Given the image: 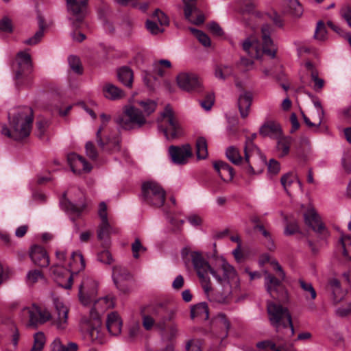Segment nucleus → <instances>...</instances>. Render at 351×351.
Instances as JSON below:
<instances>
[{"label": "nucleus", "mask_w": 351, "mask_h": 351, "mask_svg": "<svg viewBox=\"0 0 351 351\" xmlns=\"http://www.w3.org/2000/svg\"><path fill=\"white\" fill-rule=\"evenodd\" d=\"M215 97L213 93H208L206 97L199 101L201 106L206 110H210L214 104Z\"/></svg>", "instance_id": "5fc2aeb1"}, {"label": "nucleus", "mask_w": 351, "mask_h": 351, "mask_svg": "<svg viewBox=\"0 0 351 351\" xmlns=\"http://www.w3.org/2000/svg\"><path fill=\"white\" fill-rule=\"evenodd\" d=\"M100 117L102 121V124L96 132V141L98 145L102 149H106L112 152L119 151L121 148V139L119 136H116L112 138L107 137L105 138H103L101 136V132L104 130V128L106 126V123L110 120V116L102 113L100 115Z\"/></svg>", "instance_id": "f8f14e48"}, {"label": "nucleus", "mask_w": 351, "mask_h": 351, "mask_svg": "<svg viewBox=\"0 0 351 351\" xmlns=\"http://www.w3.org/2000/svg\"><path fill=\"white\" fill-rule=\"evenodd\" d=\"M341 16L351 27V8L346 7L341 10Z\"/></svg>", "instance_id": "774afa93"}, {"label": "nucleus", "mask_w": 351, "mask_h": 351, "mask_svg": "<svg viewBox=\"0 0 351 351\" xmlns=\"http://www.w3.org/2000/svg\"><path fill=\"white\" fill-rule=\"evenodd\" d=\"M295 180V176L292 172H289L281 177L280 182L284 189L287 191V189L291 185Z\"/></svg>", "instance_id": "864d4df0"}, {"label": "nucleus", "mask_w": 351, "mask_h": 351, "mask_svg": "<svg viewBox=\"0 0 351 351\" xmlns=\"http://www.w3.org/2000/svg\"><path fill=\"white\" fill-rule=\"evenodd\" d=\"M191 31L194 34L199 42L204 47L210 46L211 42L210 38L203 32L191 28Z\"/></svg>", "instance_id": "37998d69"}, {"label": "nucleus", "mask_w": 351, "mask_h": 351, "mask_svg": "<svg viewBox=\"0 0 351 351\" xmlns=\"http://www.w3.org/2000/svg\"><path fill=\"white\" fill-rule=\"evenodd\" d=\"M335 313L341 317H346L351 314V302L348 303L346 306L339 307L336 309Z\"/></svg>", "instance_id": "0e129e2a"}, {"label": "nucleus", "mask_w": 351, "mask_h": 351, "mask_svg": "<svg viewBox=\"0 0 351 351\" xmlns=\"http://www.w3.org/2000/svg\"><path fill=\"white\" fill-rule=\"evenodd\" d=\"M21 316L23 319H28L27 326L31 327L43 324L52 318L51 313L47 308H40L36 304L24 306Z\"/></svg>", "instance_id": "9b49d317"}, {"label": "nucleus", "mask_w": 351, "mask_h": 351, "mask_svg": "<svg viewBox=\"0 0 351 351\" xmlns=\"http://www.w3.org/2000/svg\"><path fill=\"white\" fill-rule=\"evenodd\" d=\"M70 68L76 73L82 74V68L79 58L75 56H70L68 58Z\"/></svg>", "instance_id": "a18cd8bd"}, {"label": "nucleus", "mask_w": 351, "mask_h": 351, "mask_svg": "<svg viewBox=\"0 0 351 351\" xmlns=\"http://www.w3.org/2000/svg\"><path fill=\"white\" fill-rule=\"evenodd\" d=\"M192 319L199 317L202 319H207L209 317L208 308L206 303H199L195 305L191 310Z\"/></svg>", "instance_id": "c9c22d12"}, {"label": "nucleus", "mask_w": 351, "mask_h": 351, "mask_svg": "<svg viewBox=\"0 0 351 351\" xmlns=\"http://www.w3.org/2000/svg\"><path fill=\"white\" fill-rule=\"evenodd\" d=\"M98 260L105 264H111L113 261L111 254L108 250H104L98 254Z\"/></svg>", "instance_id": "bf43d9fd"}, {"label": "nucleus", "mask_w": 351, "mask_h": 351, "mask_svg": "<svg viewBox=\"0 0 351 351\" xmlns=\"http://www.w3.org/2000/svg\"><path fill=\"white\" fill-rule=\"evenodd\" d=\"M252 102V93L251 92L245 91L240 95L238 99V107L242 118L245 119L248 116Z\"/></svg>", "instance_id": "cd10ccee"}, {"label": "nucleus", "mask_w": 351, "mask_h": 351, "mask_svg": "<svg viewBox=\"0 0 351 351\" xmlns=\"http://www.w3.org/2000/svg\"><path fill=\"white\" fill-rule=\"evenodd\" d=\"M305 223L314 231L326 235L327 232L315 209L310 206L304 213Z\"/></svg>", "instance_id": "6ab92c4d"}, {"label": "nucleus", "mask_w": 351, "mask_h": 351, "mask_svg": "<svg viewBox=\"0 0 351 351\" xmlns=\"http://www.w3.org/2000/svg\"><path fill=\"white\" fill-rule=\"evenodd\" d=\"M39 29L38 31H37L36 32V34H34V36L29 39H27L24 41V43L26 44V45H36L37 44L38 42H40V40H41V38H43V35H44V25L43 24V23L40 22V24H39Z\"/></svg>", "instance_id": "c03bdc74"}, {"label": "nucleus", "mask_w": 351, "mask_h": 351, "mask_svg": "<svg viewBox=\"0 0 351 351\" xmlns=\"http://www.w3.org/2000/svg\"><path fill=\"white\" fill-rule=\"evenodd\" d=\"M67 160L71 171L75 174H81L83 172H90L92 166L82 156L75 153H71L67 156Z\"/></svg>", "instance_id": "aec40b11"}, {"label": "nucleus", "mask_w": 351, "mask_h": 351, "mask_svg": "<svg viewBox=\"0 0 351 351\" xmlns=\"http://www.w3.org/2000/svg\"><path fill=\"white\" fill-rule=\"evenodd\" d=\"M191 260L208 295L213 291L209 274L220 287V290L214 298L216 302L224 303L230 295L239 291L240 279L237 271L223 257H215L209 263L199 252H194L191 254Z\"/></svg>", "instance_id": "f257e3e1"}, {"label": "nucleus", "mask_w": 351, "mask_h": 351, "mask_svg": "<svg viewBox=\"0 0 351 351\" xmlns=\"http://www.w3.org/2000/svg\"><path fill=\"white\" fill-rule=\"evenodd\" d=\"M267 168H268V171L271 174L276 175L280 171V165L277 160H276L274 159H271L269 161Z\"/></svg>", "instance_id": "e2e57ef3"}, {"label": "nucleus", "mask_w": 351, "mask_h": 351, "mask_svg": "<svg viewBox=\"0 0 351 351\" xmlns=\"http://www.w3.org/2000/svg\"><path fill=\"white\" fill-rule=\"evenodd\" d=\"M142 319L143 326L146 330H151L154 326L158 327V322L145 313H142Z\"/></svg>", "instance_id": "8fccbe9b"}, {"label": "nucleus", "mask_w": 351, "mask_h": 351, "mask_svg": "<svg viewBox=\"0 0 351 351\" xmlns=\"http://www.w3.org/2000/svg\"><path fill=\"white\" fill-rule=\"evenodd\" d=\"M169 154L171 161L176 165H185L193 156L191 146L186 143L182 146L171 145Z\"/></svg>", "instance_id": "2eb2a0df"}, {"label": "nucleus", "mask_w": 351, "mask_h": 351, "mask_svg": "<svg viewBox=\"0 0 351 351\" xmlns=\"http://www.w3.org/2000/svg\"><path fill=\"white\" fill-rule=\"evenodd\" d=\"M102 91L106 99L112 101L119 100L125 97V93L122 89L111 83L105 84Z\"/></svg>", "instance_id": "a878e982"}, {"label": "nucleus", "mask_w": 351, "mask_h": 351, "mask_svg": "<svg viewBox=\"0 0 351 351\" xmlns=\"http://www.w3.org/2000/svg\"><path fill=\"white\" fill-rule=\"evenodd\" d=\"M119 80L126 87L132 88L133 83V71L128 66H123L118 70Z\"/></svg>", "instance_id": "473e14b6"}, {"label": "nucleus", "mask_w": 351, "mask_h": 351, "mask_svg": "<svg viewBox=\"0 0 351 351\" xmlns=\"http://www.w3.org/2000/svg\"><path fill=\"white\" fill-rule=\"evenodd\" d=\"M143 313L158 322V328L163 329L167 321V308L163 304H157L147 308Z\"/></svg>", "instance_id": "5701e85b"}, {"label": "nucleus", "mask_w": 351, "mask_h": 351, "mask_svg": "<svg viewBox=\"0 0 351 351\" xmlns=\"http://www.w3.org/2000/svg\"><path fill=\"white\" fill-rule=\"evenodd\" d=\"M161 124L159 125V130L163 132L167 140H173L182 135V129L169 105L165 108L161 113Z\"/></svg>", "instance_id": "1a4fd4ad"}, {"label": "nucleus", "mask_w": 351, "mask_h": 351, "mask_svg": "<svg viewBox=\"0 0 351 351\" xmlns=\"http://www.w3.org/2000/svg\"><path fill=\"white\" fill-rule=\"evenodd\" d=\"M298 282L302 289L305 292L306 299H308V293H309L310 298L311 300H315L317 297V293L312 284L304 281L302 278L299 279Z\"/></svg>", "instance_id": "ea45409f"}, {"label": "nucleus", "mask_w": 351, "mask_h": 351, "mask_svg": "<svg viewBox=\"0 0 351 351\" xmlns=\"http://www.w3.org/2000/svg\"><path fill=\"white\" fill-rule=\"evenodd\" d=\"M32 69L30 54L25 51H19L16 54V62L13 66L15 79L18 81L24 79Z\"/></svg>", "instance_id": "ddd939ff"}, {"label": "nucleus", "mask_w": 351, "mask_h": 351, "mask_svg": "<svg viewBox=\"0 0 351 351\" xmlns=\"http://www.w3.org/2000/svg\"><path fill=\"white\" fill-rule=\"evenodd\" d=\"M184 4V12L185 19L188 21L191 20V15L193 12L197 10L196 6V0H182Z\"/></svg>", "instance_id": "79ce46f5"}, {"label": "nucleus", "mask_w": 351, "mask_h": 351, "mask_svg": "<svg viewBox=\"0 0 351 351\" xmlns=\"http://www.w3.org/2000/svg\"><path fill=\"white\" fill-rule=\"evenodd\" d=\"M86 264L83 255L80 252H73L71 254V261L69 263L70 273L77 274L83 271Z\"/></svg>", "instance_id": "c756f323"}, {"label": "nucleus", "mask_w": 351, "mask_h": 351, "mask_svg": "<svg viewBox=\"0 0 351 351\" xmlns=\"http://www.w3.org/2000/svg\"><path fill=\"white\" fill-rule=\"evenodd\" d=\"M146 27L152 34H157L159 32H163V29L158 27L155 21L147 20L146 21Z\"/></svg>", "instance_id": "680f3d73"}, {"label": "nucleus", "mask_w": 351, "mask_h": 351, "mask_svg": "<svg viewBox=\"0 0 351 351\" xmlns=\"http://www.w3.org/2000/svg\"><path fill=\"white\" fill-rule=\"evenodd\" d=\"M164 189L155 181H147L141 186V198L144 203L154 207L162 206L165 201Z\"/></svg>", "instance_id": "9d476101"}, {"label": "nucleus", "mask_w": 351, "mask_h": 351, "mask_svg": "<svg viewBox=\"0 0 351 351\" xmlns=\"http://www.w3.org/2000/svg\"><path fill=\"white\" fill-rule=\"evenodd\" d=\"M30 257L33 263L39 267H45L49 265V256L42 246H33L31 249Z\"/></svg>", "instance_id": "b1692460"}, {"label": "nucleus", "mask_w": 351, "mask_h": 351, "mask_svg": "<svg viewBox=\"0 0 351 351\" xmlns=\"http://www.w3.org/2000/svg\"><path fill=\"white\" fill-rule=\"evenodd\" d=\"M261 136L276 139L282 135L281 126L277 122L268 121L265 122L259 130Z\"/></svg>", "instance_id": "393cba45"}, {"label": "nucleus", "mask_w": 351, "mask_h": 351, "mask_svg": "<svg viewBox=\"0 0 351 351\" xmlns=\"http://www.w3.org/2000/svg\"><path fill=\"white\" fill-rule=\"evenodd\" d=\"M43 278V275L40 271L38 269L31 270L27 273L26 276L27 283L28 285H33Z\"/></svg>", "instance_id": "49530a36"}, {"label": "nucleus", "mask_w": 351, "mask_h": 351, "mask_svg": "<svg viewBox=\"0 0 351 351\" xmlns=\"http://www.w3.org/2000/svg\"><path fill=\"white\" fill-rule=\"evenodd\" d=\"M116 123L123 129L130 130L141 128L147 123L145 115L134 106L128 104L123 107V112L116 119Z\"/></svg>", "instance_id": "6e6552de"}, {"label": "nucleus", "mask_w": 351, "mask_h": 351, "mask_svg": "<svg viewBox=\"0 0 351 351\" xmlns=\"http://www.w3.org/2000/svg\"><path fill=\"white\" fill-rule=\"evenodd\" d=\"M10 123L13 132L7 127H3L1 133L8 137L12 138L16 141H20L30 134L33 122V112L29 107L19 108L16 112L9 113Z\"/></svg>", "instance_id": "7ed1b4c3"}, {"label": "nucleus", "mask_w": 351, "mask_h": 351, "mask_svg": "<svg viewBox=\"0 0 351 351\" xmlns=\"http://www.w3.org/2000/svg\"><path fill=\"white\" fill-rule=\"evenodd\" d=\"M274 267V270L278 272V278L275 277L271 274L266 273L265 277V286L269 295L276 300L280 302H284L287 300V291L282 281L285 278V274L282 267L276 261L271 263Z\"/></svg>", "instance_id": "423d86ee"}, {"label": "nucleus", "mask_w": 351, "mask_h": 351, "mask_svg": "<svg viewBox=\"0 0 351 351\" xmlns=\"http://www.w3.org/2000/svg\"><path fill=\"white\" fill-rule=\"evenodd\" d=\"M311 78L315 83L313 86L314 90L316 91L321 90L324 85V80L318 77V74L316 71H312Z\"/></svg>", "instance_id": "13d9d810"}, {"label": "nucleus", "mask_w": 351, "mask_h": 351, "mask_svg": "<svg viewBox=\"0 0 351 351\" xmlns=\"http://www.w3.org/2000/svg\"><path fill=\"white\" fill-rule=\"evenodd\" d=\"M36 134L39 138H42L48 127V122L45 119H42L36 122Z\"/></svg>", "instance_id": "052dcab7"}, {"label": "nucleus", "mask_w": 351, "mask_h": 351, "mask_svg": "<svg viewBox=\"0 0 351 351\" xmlns=\"http://www.w3.org/2000/svg\"><path fill=\"white\" fill-rule=\"evenodd\" d=\"M121 326L122 321L117 313L112 312L108 314L106 319V327L111 335H119L121 331Z\"/></svg>", "instance_id": "c85d7f7f"}, {"label": "nucleus", "mask_w": 351, "mask_h": 351, "mask_svg": "<svg viewBox=\"0 0 351 351\" xmlns=\"http://www.w3.org/2000/svg\"><path fill=\"white\" fill-rule=\"evenodd\" d=\"M154 21L160 23V25H168L169 21V18L160 10H156L152 16Z\"/></svg>", "instance_id": "09e8293b"}, {"label": "nucleus", "mask_w": 351, "mask_h": 351, "mask_svg": "<svg viewBox=\"0 0 351 351\" xmlns=\"http://www.w3.org/2000/svg\"><path fill=\"white\" fill-rule=\"evenodd\" d=\"M53 274L57 284L66 289H69L73 284V274L63 267H56L53 269Z\"/></svg>", "instance_id": "4be33fe9"}, {"label": "nucleus", "mask_w": 351, "mask_h": 351, "mask_svg": "<svg viewBox=\"0 0 351 351\" xmlns=\"http://www.w3.org/2000/svg\"><path fill=\"white\" fill-rule=\"evenodd\" d=\"M132 251L133 256L135 258H138L140 253H143L146 251V247H144L138 239H136L132 244Z\"/></svg>", "instance_id": "de8ad7c7"}, {"label": "nucleus", "mask_w": 351, "mask_h": 351, "mask_svg": "<svg viewBox=\"0 0 351 351\" xmlns=\"http://www.w3.org/2000/svg\"><path fill=\"white\" fill-rule=\"evenodd\" d=\"M277 141L276 149L280 157L287 156L289 152L290 145L292 139L289 136H284L281 135L280 137L276 139Z\"/></svg>", "instance_id": "72a5a7b5"}, {"label": "nucleus", "mask_w": 351, "mask_h": 351, "mask_svg": "<svg viewBox=\"0 0 351 351\" xmlns=\"http://www.w3.org/2000/svg\"><path fill=\"white\" fill-rule=\"evenodd\" d=\"M69 12L73 17V25L77 28L87 12V0H66Z\"/></svg>", "instance_id": "4468645a"}, {"label": "nucleus", "mask_w": 351, "mask_h": 351, "mask_svg": "<svg viewBox=\"0 0 351 351\" xmlns=\"http://www.w3.org/2000/svg\"><path fill=\"white\" fill-rule=\"evenodd\" d=\"M45 343V336L42 332H36L34 336V344L30 351H41Z\"/></svg>", "instance_id": "a19ab883"}, {"label": "nucleus", "mask_w": 351, "mask_h": 351, "mask_svg": "<svg viewBox=\"0 0 351 351\" xmlns=\"http://www.w3.org/2000/svg\"><path fill=\"white\" fill-rule=\"evenodd\" d=\"M78 346L74 342H69L67 346L62 344L60 339H55L52 344L51 351H77Z\"/></svg>", "instance_id": "58836bf2"}, {"label": "nucleus", "mask_w": 351, "mask_h": 351, "mask_svg": "<svg viewBox=\"0 0 351 351\" xmlns=\"http://www.w3.org/2000/svg\"><path fill=\"white\" fill-rule=\"evenodd\" d=\"M272 27L268 24H265L261 28L263 49L258 48V42L256 39L247 38L242 43L243 49L251 57L259 58L262 53L267 54L271 58H274L276 48L271 40L270 35Z\"/></svg>", "instance_id": "20e7f679"}, {"label": "nucleus", "mask_w": 351, "mask_h": 351, "mask_svg": "<svg viewBox=\"0 0 351 351\" xmlns=\"http://www.w3.org/2000/svg\"><path fill=\"white\" fill-rule=\"evenodd\" d=\"M259 149L253 143L252 141L247 138L244 148L245 158L243 160L238 149L233 146L227 148L226 154L230 161L234 165L242 164L245 173L250 176L254 175L259 172L252 165V160L258 154Z\"/></svg>", "instance_id": "39448f33"}, {"label": "nucleus", "mask_w": 351, "mask_h": 351, "mask_svg": "<svg viewBox=\"0 0 351 351\" xmlns=\"http://www.w3.org/2000/svg\"><path fill=\"white\" fill-rule=\"evenodd\" d=\"M86 155L91 159L95 160L97 158V152L93 142L88 141L86 143Z\"/></svg>", "instance_id": "4d7b16f0"}, {"label": "nucleus", "mask_w": 351, "mask_h": 351, "mask_svg": "<svg viewBox=\"0 0 351 351\" xmlns=\"http://www.w3.org/2000/svg\"><path fill=\"white\" fill-rule=\"evenodd\" d=\"M98 214L101 222L97 230V238L99 240H103L108 237L111 232V226L108 219L107 206L105 202H102L99 204Z\"/></svg>", "instance_id": "412c9836"}, {"label": "nucleus", "mask_w": 351, "mask_h": 351, "mask_svg": "<svg viewBox=\"0 0 351 351\" xmlns=\"http://www.w3.org/2000/svg\"><path fill=\"white\" fill-rule=\"evenodd\" d=\"M55 315L53 324L58 330H64L68 326L69 308L58 298L53 299Z\"/></svg>", "instance_id": "f3484780"}, {"label": "nucleus", "mask_w": 351, "mask_h": 351, "mask_svg": "<svg viewBox=\"0 0 351 351\" xmlns=\"http://www.w3.org/2000/svg\"><path fill=\"white\" fill-rule=\"evenodd\" d=\"M314 36L319 40H324L326 37V30L325 25L322 21H319L315 32Z\"/></svg>", "instance_id": "603ef678"}, {"label": "nucleus", "mask_w": 351, "mask_h": 351, "mask_svg": "<svg viewBox=\"0 0 351 351\" xmlns=\"http://www.w3.org/2000/svg\"><path fill=\"white\" fill-rule=\"evenodd\" d=\"M233 75L232 67L228 65H218L215 69V76L221 80H225Z\"/></svg>", "instance_id": "e433bc0d"}, {"label": "nucleus", "mask_w": 351, "mask_h": 351, "mask_svg": "<svg viewBox=\"0 0 351 351\" xmlns=\"http://www.w3.org/2000/svg\"><path fill=\"white\" fill-rule=\"evenodd\" d=\"M12 30V21L8 17H3L0 21V31L10 33Z\"/></svg>", "instance_id": "6e6d98bb"}, {"label": "nucleus", "mask_w": 351, "mask_h": 351, "mask_svg": "<svg viewBox=\"0 0 351 351\" xmlns=\"http://www.w3.org/2000/svg\"><path fill=\"white\" fill-rule=\"evenodd\" d=\"M62 208L69 215L72 221H75L76 218L79 217L84 210L85 205L82 204L80 206L73 204L71 202L64 198L60 202Z\"/></svg>", "instance_id": "7c9ffc66"}, {"label": "nucleus", "mask_w": 351, "mask_h": 351, "mask_svg": "<svg viewBox=\"0 0 351 351\" xmlns=\"http://www.w3.org/2000/svg\"><path fill=\"white\" fill-rule=\"evenodd\" d=\"M213 167L221 180L224 182H230L234 176L232 167L223 161H217L213 163Z\"/></svg>", "instance_id": "bb28decb"}, {"label": "nucleus", "mask_w": 351, "mask_h": 351, "mask_svg": "<svg viewBox=\"0 0 351 351\" xmlns=\"http://www.w3.org/2000/svg\"><path fill=\"white\" fill-rule=\"evenodd\" d=\"M332 291V299L335 304L341 302L347 294V291L341 287L340 282L333 278L329 282Z\"/></svg>", "instance_id": "2f4dec72"}, {"label": "nucleus", "mask_w": 351, "mask_h": 351, "mask_svg": "<svg viewBox=\"0 0 351 351\" xmlns=\"http://www.w3.org/2000/svg\"><path fill=\"white\" fill-rule=\"evenodd\" d=\"M195 149L197 159L202 160L208 157V144L204 137L199 136L196 139Z\"/></svg>", "instance_id": "f704fd0d"}, {"label": "nucleus", "mask_w": 351, "mask_h": 351, "mask_svg": "<svg viewBox=\"0 0 351 351\" xmlns=\"http://www.w3.org/2000/svg\"><path fill=\"white\" fill-rule=\"evenodd\" d=\"M217 320L219 324L222 325L226 330L225 337L228 335V331L230 328V323L223 313H219Z\"/></svg>", "instance_id": "69168bd1"}, {"label": "nucleus", "mask_w": 351, "mask_h": 351, "mask_svg": "<svg viewBox=\"0 0 351 351\" xmlns=\"http://www.w3.org/2000/svg\"><path fill=\"white\" fill-rule=\"evenodd\" d=\"M268 319L270 324L276 331L282 328L290 327L291 335H294V327L292 323L291 313L287 308L280 304L268 302L267 306Z\"/></svg>", "instance_id": "0eeeda50"}, {"label": "nucleus", "mask_w": 351, "mask_h": 351, "mask_svg": "<svg viewBox=\"0 0 351 351\" xmlns=\"http://www.w3.org/2000/svg\"><path fill=\"white\" fill-rule=\"evenodd\" d=\"M136 104L143 109V113L146 118L155 111L157 106V103L151 99L136 101Z\"/></svg>", "instance_id": "4c0bfd02"}, {"label": "nucleus", "mask_w": 351, "mask_h": 351, "mask_svg": "<svg viewBox=\"0 0 351 351\" xmlns=\"http://www.w3.org/2000/svg\"><path fill=\"white\" fill-rule=\"evenodd\" d=\"M291 12L293 15L295 16H300L302 14L303 10L302 5L298 0H287Z\"/></svg>", "instance_id": "3c124183"}, {"label": "nucleus", "mask_w": 351, "mask_h": 351, "mask_svg": "<svg viewBox=\"0 0 351 351\" xmlns=\"http://www.w3.org/2000/svg\"><path fill=\"white\" fill-rule=\"evenodd\" d=\"M97 293V285L92 279H85L82 282L79 289V299L84 306L93 303V307L90 311V318H84L81 321V330L87 333L93 340L99 337V328L101 325L100 314L106 310L113 307V302L108 297L95 300Z\"/></svg>", "instance_id": "f03ea898"}, {"label": "nucleus", "mask_w": 351, "mask_h": 351, "mask_svg": "<svg viewBox=\"0 0 351 351\" xmlns=\"http://www.w3.org/2000/svg\"><path fill=\"white\" fill-rule=\"evenodd\" d=\"M299 230L300 229L297 222L294 221L287 225L285 229V234L286 235H292L298 232Z\"/></svg>", "instance_id": "338daca9"}, {"label": "nucleus", "mask_w": 351, "mask_h": 351, "mask_svg": "<svg viewBox=\"0 0 351 351\" xmlns=\"http://www.w3.org/2000/svg\"><path fill=\"white\" fill-rule=\"evenodd\" d=\"M112 279L117 287L123 292H127L129 290V282L132 279V276L128 269L120 265H117L112 269Z\"/></svg>", "instance_id": "a211bd4d"}, {"label": "nucleus", "mask_w": 351, "mask_h": 351, "mask_svg": "<svg viewBox=\"0 0 351 351\" xmlns=\"http://www.w3.org/2000/svg\"><path fill=\"white\" fill-rule=\"evenodd\" d=\"M177 83L180 88L186 91H201L202 82L193 73H181L177 76Z\"/></svg>", "instance_id": "dca6fc26"}]
</instances>
